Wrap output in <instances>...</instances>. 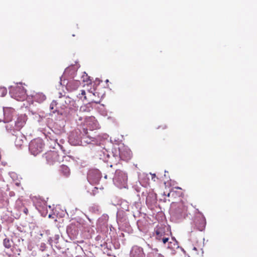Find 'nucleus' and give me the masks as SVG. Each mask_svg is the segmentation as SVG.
Listing matches in <instances>:
<instances>
[{
    "mask_svg": "<svg viewBox=\"0 0 257 257\" xmlns=\"http://www.w3.org/2000/svg\"><path fill=\"white\" fill-rule=\"evenodd\" d=\"M188 214V207L186 204L180 202L175 205V208L173 212V215L177 219L185 218Z\"/></svg>",
    "mask_w": 257,
    "mask_h": 257,
    "instance_id": "nucleus-1",
    "label": "nucleus"
},
{
    "mask_svg": "<svg viewBox=\"0 0 257 257\" xmlns=\"http://www.w3.org/2000/svg\"><path fill=\"white\" fill-rule=\"evenodd\" d=\"M44 146V144L42 139L37 138L32 140L29 145V150L34 156H37L40 153Z\"/></svg>",
    "mask_w": 257,
    "mask_h": 257,
    "instance_id": "nucleus-2",
    "label": "nucleus"
},
{
    "mask_svg": "<svg viewBox=\"0 0 257 257\" xmlns=\"http://www.w3.org/2000/svg\"><path fill=\"white\" fill-rule=\"evenodd\" d=\"M43 158L45 159L47 164L49 165H54L57 163H60L62 160V158L56 151H49L43 155Z\"/></svg>",
    "mask_w": 257,
    "mask_h": 257,
    "instance_id": "nucleus-3",
    "label": "nucleus"
},
{
    "mask_svg": "<svg viewBox=\"0 0 257 257\" xmlns=\"http://www.w3.org/2000/svg\"><path fill=\"white\" fill-rule=\"evenodd\" d=\"M26 121V116L21 115L18 117L17 120L15 121V126L12 127L10 124H7L6 126V128L8 131H11L12 130L19 131L24 126Z\"/></svg>",
    "mask_w": 257,
    "mask_h": 257,
    "instance_id": "nucleus-4",
    "label": "nucleus"
},
{
    "mask_svg": "<svg viewBox=\"0 0 257 257\" xmlns=\"http://www.w3.org/2000/svg\"><path fill=\"white\" fill-rule=\"evenodd\" d=\"M84 125H86V127L83 128H87L90 131L96 129L98 127L97 122L94 116H89L85 118Z\"/></svg>",
    "mask_w": 257,
    "mask_h": 257,
    "instance_id": "nucleus-5",
    "label": "nucleus"
},
{
    "mask_svg": "<svg viewBox=\"0 0 257 257\" xmlns=\"http://www.w3.org/2000/svg\"><path fill=\"white\" fill-rule=\"evenodd\" d=\"M194 222L196 227L199 230L202 231L205 229L206 220L201 213H199L198 215L196 216Z\"/></svg>",
    "mask_w": 257,
    "mask_h": 257,
    "instance_id": "nucleus-6",
    "label": "nucleus"
},
{
    "mask_svg": "<svg viewBox=\"0 0 257 257\" xmlns=\"http://www.w3.org/2000/svg\"><path fill=\"white\" fill-rule=\"evenodd\" d=\"M119 155L121 160L127 161L131 159L132 153L129 149L123 146L119 148Z\"/></svg>",
    "mask_w": 257,
    "mask_h": 257,
    "instance_id": "nucleus-7",
    "label": "nucleus"
},
{
    "mask_svg": "<svg viewBox=\"0 0 257 257\" xmlns=\"http://www.w3.org/2000/svg\"><path fill=\"white\" fill-rule=\"evenodd\" d=\"M115 180L120 185H125L127 180L126 174L122 171L116 170L115 174Z\"/></svg>",
    "mask_w": 257,
    "mask_h": 257,
    "instance_id": "nucleus-8",
    "label": "nucleus"
},
{
    "mask_svg": "<svg viewBox=\"0 0 257 257\" xmlns=\"http://www.w3.org/2000/svg\"><path fill=\"white\" fill-rule=\"evenodd\" d=\"M4 115V122H8L12 120L15 113V109L11 107H5L3 108Z\"/></svg>",
    "mask_w": 257,
    "mask_h": 257,
    "instance_id": "nucleus-9",
    "label": "nucleus"
},
{
    "mask_svg": "<svg viewBox=\"0 0 257 257\" xmlns=\"http://www.w3.org/2000/svg\"><path fill=\"white\" fill-rule=\"evenodd\" d=\"M131 257H145V254L144 253L143 249L142 247L135 246L132 248L131 252Z\"/></svg>",
    "mask_w": 257,
    "mask_h": 257,
    "instance_id": "nucleus-10",
    "label": "nucleus"
},
{
    "mask_svg": "<svg viewBox=\"0 0 257 257\" xmlns=\"http://www.w3.org/2000/svg\"><path fill=\"white\" fill-rule=\"evenodd\" d=\"M83 135L81 138V142H84L87 144H89L91 142L95 141V138L88 135L87 128H83Z\"/></svg>",
    "mask_w": 257,
    "mask_h": 257,
    "instance_id": "nucleus-11",
    "label": "nucleus"
},
{
    "mask_svg": "<svg viewBox=\"0 0 257 257\" xmlns=\"http://www.w3.org/2000/svg\"><path fill=\"white\" fill-rule=\"evenodd\" d=\"M15 98L18 100L24 99L26 96V91L23 88L17 87L15 89Z\"/></svg>",
    "mask_w": 257,
    "mask_h": 257,
    "instance_id": "nucleus-12",
    "label": "nucleus"
},
{
    "mask_svg": "<svg viewBox=\"0 0 257 257\" xmlns=\"http://www.w3.org/2000/svg\"><path fill=\"white\" fill-rule=\"evenodd\" d=\"M58 171L61 176L66 178L68 177L71 174L70 169L67 166L65 165H61L59 168Z\"/></svg>",
    "mask_w": 257,
    "mask_h": 257,
    "instance_id": "nucleus-13",
    "label": "nucleus"
},
{
    "mask_svg": "<svg viewBox=\"0 0 257 257\" xmlns=\"http://www.w3.org/2000/svg\"><path fill=\"white\" fill-rule=\"evenodd\" d=\"M33 98L36 101L41 103L46 99V96L42 93H37L34 95Z\"/></svg>",
    "mask_w": 257,
    "mask_h": 257,
    "instance_id": "nucleus-14",
    "label": "nucleus"
},
{
    "mask_svg": "<svg viewBox=\"0 0 257 257\" xmlns=\"http://www.w3.org/2000/svg\"><path fill=\"white\" fill-rule=\"evenodd\" d=\"M156 238L158 240H161L162 237L164 235V229L162 227H157L155 230Z\"/></svg>",
    "mask_w": 257,
    "mask_h": 257,
    "instance_id": "nucleus-15",
    "label": "nucleus"
},
{
    "mask_svg": "<svg viewBox=\"0 0 257 257\" xmlns=\"http://www.w3.org/2000/svg\"><path fill=\"white\" fill-rule=\"evenodd\" d=\"M3 244L5 247L10 248L12 246L11 242L9 238H5L4 239Z\"/></svg>",
    "mask_w": 257,
    "mask_h": 257,
    "instance_id": "nucleus-16",
    "label": "nucleus"
},
{
    "mask_svg": "<svg viewBox=\"0 0 257 257\" xmlns=\"http://www.w3.org/2000/svg\"><path fill=\"white\" fill-rule=\"evenodd\" d=\"M23 141L18 137H17L15 140V144L16 146L21 147L23 145Z\"/></svg>",
    "mask_w": 257,
    "mask_h": 257,
    "instance_id": "nucleus-17",
    "label": "nucleus"
},
{
    "mask_svg": "<svg viewBox=\"0 0 257 257\" xmlns=\"http://www.w3.org/2000/svg\"><path fill=\"white\" fill-rule=\"evenodd\" d=\"M90 107L87 105H83L80 107V111L82 112L90 111Z\"/></svg>",
    "mask_w": 257,
    "mask_h": 257,
    "instance_id": "nucleus-18",
    "label": "nucleus"
},
{
    "mask_svg": "<svg viewBox=\"0 0 257 257\" xmlns=\"http://www.w3.org/2000/svg\"><path fill=\"white\" fill-rule=\"evenodd\" d=\"M0 90L2 91V96H4L6 95L7 93V90L6 88H0Z\"/></svg>",
    "mask_w": 257,
    "mask_h": 257,
    "instance_id": "nucleus-19",
    "label": "nucleus"
},
{
    "mask_svg": "<svg viewBox=\"0 0 257 257\" xmlns=\"http://www.w3.org/2000/svg\"><path fill=\"white\" fill-rule=\"evenodd\" d=\"M79 95H81L82 96H84V100H87V97L86 96V92L84 90H81V94H79Z\"/></svg>",
    "mask_w": 257,
    "mask_h": 257,
    "instance_id": "nucleus-20",
    "label": "nucleus"
},
{
    "mask_svg": "<svg viewBox=\"0 0 257 257\" xmlns=\"http://www.w3.org/2000/svg\"><path fill=\"white\" fill-rule=\"evenodd\" d=\"M161 239L162 240L163 242L165 244L168 241L169 238L168 237H163Z\"/></svg>",
    "mask_w": 257,
    "mask_h": 257,
    "instance_id": "nucleus-21",
    "label": "nucleus"
},
{
    "mask_svg": "<svg viewBox=\"0 0 257 257\" xmlns=\"http://www.w3.org/2000/svg\"><path fill=\"white\" fill-rule=\"evenodd\" d=\"M23 212L25 213V214L27 215L29 211L27 208H24V210H23Z\"/></svg>",
    "mask_w": 257,
    "mask_h": 257,
    "instance_id": "nucleus-22",
    "label": "nucleus"
},
{
    "mask_svg": "<svg viewBox=\"0 0 257 257\" xmlns=\"http://www.w3.org/2000/svg\"><path fill=\"white\" fill-rule=\"evenodd\" d=\"M162 128L163 129H165L167 128L166 125H163V126H159L157 127V128Z\"/></svg>",
    "mask_w": 257,
    "mask_h": 257,
    "instance_id": "nucleus-23",
    "label": "nucleus"
},
{
    "mask_svg": "<svg viewBox=\"0 0 257 257\" xmlns=\"http://www.w3.org/2000/svg\"><path fill=\"white\" fill-rule=\"evenodd\" d=\"M53 105H54V103H53V102H52V103L50 104V108H51V109H53Z\"/></svg>",
    "mask_w": 257,
    "mask_h": 257,
    "instance_id": "nucleus-24",
    "label": "nucleus"
},
{
    "mask_svg": "<svg viewBox=\"0 0 257 257\" xmlns=\"http://www.w3.org/2000/svg\"><path fill=\"white\" fill-rule=\"evenodd\" d=\"M89 93L90 94H89V95L90 97H91L92 95H94V93H90V92H89Z\"/></svg>",
    "mask_w": 257,
    "mask_h": 257,
    "instance_id": "nucleus-25",
    "label": "nucleus"
},
{
    "mask_svg": "<svg viewBox=\"0 0 257 257\" xmlns=\"http://www.w3.org/2000/svg\"><path fill=\"white\" fill-rule=\"evenodd\" d=\"M156 177V175H155V174H153V175H152V179H153V178H154V177Z\"/></svg>",
    "mask_w": 257,
    "mask_h": 257,
    "instance_id": "nucleus-26",
    "label": "nucleus"
},
{
    "mask_svg": "<svg viewBox=\"0 0 257 257\" xmlns=\"http://www.w3.org/2000/svg\"><path fill=\"white\" fill-rule=\"evenodd\" d=\"M167 196L168 197H169V196H170V193H168V194L167 195Z\"/></svg>",
    "mask_w": 257,
    "mask_h": 257,
    "instance_id": "nucleus-27",
    "label": "nucleus"
},
{
    "mask_svg": "<svg viewBox=\"0 0 257 257\" xmlns=\"http://www.w3.org/2000/svg\"><path fill=\"white\" fill-rule=\"evenodd\" d=\"M91 102H93V100H92V101H91ZM94 102H95V103H98V102H96V101H94Z\"/></svg>",
    "mask_w": 257,
    "mask_h": 257,
    "instance_id": "nucleus-28",
    "label": "nucleus"
},
{
    "mask_svg": "<svg viewBox=\"0 0 257 257\" xmlns=\"http://www.w3.org/2000/svg\"><path fill=\"white\" fill-rule=\"evenodd\" d=\"M68 69H69L68 68H67V69H66L65 71H67V70H68Z\"/></svg>",
    "mask_w": 257,
    "mask_h": 257,
    "instance_id": "nucleus-29",
    "label": "nucleus"
},
{
    "mask_svg": "<svg viewBox=\"0 0 257 257\" xmlns=\"http://www.w3.org/2000/svg\"><path fill=\"white\" fill-rule=\"evenodd\" d=\"M106 82H108V80H106Z\"/></svg>",
    "mask_w": 257,
    "mask_h": 257,
    "instance_id": "nucleus-30",
    "label": "nucleus"
},
{
    "mask_svg": "<svg viewBox=\"0 0 257 257\" xmlns=\"http://www.w3.org/2000/svg\"><path fill=\"white\" fill-rule=\"evenodd\" d=\"M164 195H166L165 192L164 193Z\"/></svg>",
    "mask_w": 257,
    "mask_h": 257,
    "instance_id": "nucleus-31",
    "label": "nucleus"
},
{
    "mask_svg": "<svg viewBox=\"0 0 257 257\" xmlns=\"http://www.w3.org/2000/svg\"><path fill=\"white\" fill-rule=\"evenodd\" d=\"M194 249L195 250H196V247H194Z\"/></svg>",
    "mask_w": 257,
    "mask_h": 257,
    "instance_id": "nucleus-32",
    "label": "nucleus"
}]
</instances>
